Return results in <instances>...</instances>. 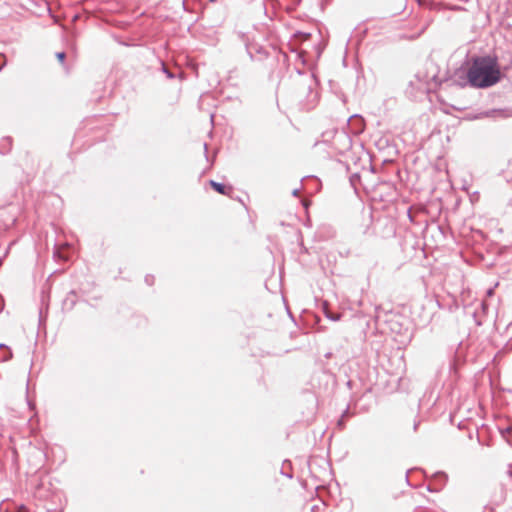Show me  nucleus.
<instances>
[{
	"mask_svg": "<svg viewBox=\"0 0 512 512\" xmlns=\"http://www.w3.org/2000/svg\"><path fill=\"white\" fill-rule=\"evenodd\" d=\"M471 87L485 89L501 81L503 74L495 55L475 56L470 65Z\"/></svg>",
	"mask_w": 512,
	"mask_h": 512,
	"instance_id": "obj_1",
	"label": "nucleus"
},
{
	"mask_svg": "<svg viewBox=\"0 0 512 512\" xmlns=\"http://www.w3.org/2000/svg\"><path fill=\"white\" fill-rule=\"evenodd\" d=\"M417 77H420L422 89H431L434 91L441 85L443 79L439 78V67L433 60H427L423 69L418 70Z\"/></svg>",
	"mask_w": 512,
	"mask_h": 512,
	"instance_id": "obj_2",
	"label": "nucleus"
},
{
	"mask_svg": "<svg viewBox=\"0 0 512 512\" xmlns=\"http://www.w3.org/2000/svg\"><path fill=\"white\" fill-rule=\"evenodd\" d=\"M470 68L465 69L460 67L454 71L449 78H444L443 81H449L452 86L464 88L466 86L471 87V81L469 79Z\"/></svg>",
	"mask_w": 512,
	"mask_h": 512,
	"instance_id": "obj_3",
	"label": "nucleus"
},
{
	"mask_svg": "<svg viewBox=\"0 0 512 512\" xmlns=\"http://www.w3.org/2000/svg\"><path fill=\"white\" fill-rule=\"evenodd\" d=\"M423 80L420 77H417V73L414 74L413 79H411L407 85L405 90L406 94L412 99H420L423 96L432 92L431 89H422L421 82Z\"/></svg>",
	"mask_w": 512,
	"mask_h": 512,
	"instance_id": "obj_4",
	"label": "nucleus"
},
{
	"mask_svg": "<svg viewBox=\"0 0 512 512\" xmlns=\"http://www.w3.org/2000/svg\"><path fill=\"white\" fill-rule=\"evenodd\" d=\"M74 33H70L66 27V72L69 69V63L73 65L78 57L77 48L73 42L70 41V37H73Z\"/></svg>",
	"mask_w": 512,
	"mask_h": 512,
	"instance_id": "obj_5",
	"label": "nucleus"
},
{
	"mask_svg": "<svg viewBox=\"0 0 512 512\" xmlns=\"http://www.w3.org/2000/svg\"><path fill=\"white\" fill-rule=\"evenodd\" d=\"M433 477H434V479H436L437 481L440 482V486L434 487L431 484H429L427 486V490L430 491V492H438V491H440L441 486H443L445 484V482L447 481V475L444 472L439 471V472H436L433 475Z\"/></svg>",
	"mask_w": 512,
	"mask_h": 512,
	"instance_id": "obj_6",
	"label": "nucleus"
},
{
	"mask_svg": "<svg viewBox=\"0 0 512 512\" xmlns=\"http://www.w3.org/2000/svg\"><path fill=\"white\" fill-rule=\"evenodd\" d=\"M209 185L212 187L213 190H215L217 193L222 194V195H228L229 192L232 191L231 186H226L225 184L214 181V180H210Z\"/></svg>",
	"mask_w": 512,
	"mask_h": 512,
	"instance_id": "obj_7",
	"label": "nucleus"
},
{
	"mask_svg": "<svg viewBox=\"0 0 512 512\" xmlns=\"http://www.w3.org/2000/svg\"><path fill=\"white\" fill-rule=\"evenodd\" d=\"M486 115L494 118H508L512 113L509 109H492L486 112Z\"/></svg>",
	"mask_w": 512,
	"mask_h": 512,
	"instance_id": "obj_8",
	"label": "nucleus"
},
{
	"mask_svg": "<svg viewBox=\"0 0 512 512\" xmlns=\"http://www.w3.org/2000/svg\"><path fill=\"white\" fill-rule=\"evenodd\" d=\"M323 312H324L326 318H328L331 321L335 322V321L340 320V318H341L340 313H333V312L329 311L328 303L326 301H324V303H323Z\"/></svg>",
	"mask_w": 512,
	"mask_h": 512,
	"instance_id": "obj_9",
	"label": "nucleus"
},
{
	"mask_svg": "<svg viewBox=\"0 0 512 512\" xmlns=\"http://www.w3.org/2000/svg\"><path fill=\"white\" fill-rule=\"evenodd\" d=\"M64 258V244H57L54 246L53 259L57 262Z\"/></svg>",
	"mask_w": 512,
	"mask_h": 512,
	"instance_id": "obj_10",
	"label": "nucleus"
},
{
	"mask_svg": "<svg viewBox=\"0 0 512 512\" xmlns=\"http://www.w3.org/2000/svg\"><path fill=\"white\" fill-rule=\"evenodd\" d=\"M12 140L10 137L3 138L0 143V153L6 154L11 150Z\"/></svg>",
	"mask_w": 512,
	"mask_h": 512,
	"instance_id": "obj_11",
	"label": "nucleus"
},
{
	"mask_svg": "<svg viewBox=\"0 0 512 512\" xmlns=\"http://www.w3.org/2000/svg\"><path fill=\"white\" fill-rule=\"evenodd\" d=\"M311 37V33L303 32V31H296L293 34L294 39H299L300 41L308 40Z\"/></svg>",
	"mask_w": 512,
	"mask_h": 512,
	"instance_id": "obj_12",
	"label": "nucleus"
},
{
	"mask_svg": "<svg viewBox=\"0 0 512 512\" xmlns=\"http://www.w3.org/2000/svg\"><path fill=\"white\" fill-rule=\"evenodd\" d=\"M360 174L359 173H353L350 177H349V181H350V184L351 186L356 190L357 189V185L360 183Z\"/></svg>",
	"mask_w": 512,
	"mask_h": 512,
	"instance_id": "obj_13",
	"label": "nucleus"
},
{
	"mask_svg": "<svg viewBox=\"0 0 512 512\" xmlns=\"http://www.w3.org/2000/svg\"><path fill=\"white\" fill-rule=\"evenodd\" d=\"M161 69H162L163 73L167 76L168 79L175 78V74L173 72H171L163 62H161Z\"/></svg>",
	"mask_w": 512,
	"mask_h": 512,
	"instance_id": "obj_14",
	"label": "nucleus"
},
{
	"mask_svg": "<svg viewBox=\"0 0 512 512\" xmlns=\"http://www.w3.org/2000/svg\"><path fill=\"white\" fill-rule=\"evenodd\" d=\"M336 135H337L338 137L343 138V139L347 142L348 146H350V144H351V139H350V137H349V136H347V135H346V134H344V133H338L337 131H336Z\"/></svg>",
	"mask_w": 512,
	"mask_h": 512,
	"instance_id": "obj_15",
	"label": "nucleus"
},
{
	"mask_svg": "<svg viewBox=\"0 0 512 512\" xmlns=\"http://www.w3.org/2000/svg\"><path fill=\"white\" fill-rule=\"evenodd\" d=\"M154 276L153 275H146L145 276V283L149 286L153 285L154 284Z\"/></svg>",
	"mask_w": 512,
	"mask_h": 512,
	"instance_id": "obj_16",
	"label": "nucleus"
},
{
	"mask_svg": "<svg viewBox=\"0 0 512 512\" xmlns=\"http://www.w3.org/2000/svg\"><path fill=\"white\" fill-rule=\"evenodd\" d=\"M70 16L73 21H76L79 18V15L75 12L70 13L66 10V17Z\"/></svg>",
	"mask_w": 512,
	"mask_h": 512,
	"instance_id": "obj_17",
	"label": "nucleus"
},
{
	"mask_svg": "<svg viewBox=\"0 0 512 512\" xmlns=\"http://www.w3.org/2000/svg\"><path fill=\"white\" fill-rule=\"evenodd\" d=\"M456 369H457L456 368V361L455 360H451L449 362V370H450V372H452V371L456 372Z\"/></svg>",
	"mask_w": 512,
	"mask_h": 512,
	"instance_id": "obj_18",
	"label": "nucleus"
},
{
	"mask_svg": "<svg viewBox=\"0 0 512 512\" xmlns=\"http://www.w3.org/2000/svg\"><path fill=\"white\" fill-rule=\"evenodd\" d=\"M350 416H352V414H351V413H350V411H349V407H347V408L343 411V413L341 414V417H340V418H342V419H344V420H345V418H346V417H350Z\"/></svg>",
	"mask_w": 512,
	"mask_h": 512,
	"instance_id": "obj_19",
	"label": "nucleus"
},
{
	"mask_svg": "<svg viewBox=\"0 0 512 512\" xmlns=\"http://www.w3.org/2000/svg\"><path fill=\"white\" fill-rule=\"evenodd\" d=\"M336 425H337V427H338L339 429H341V430H342V429H344V428H345V420H344V419H342V418H340V419L337 421V424H336Z\"/></svg>",
	"mask_w": 512,
	"mask_h": 512,
	"instance_id": "obj_20",
	"label": "nucleus"
},
{
	"mask_svg": "<svg viewBox=\"0 0 512 512\" xmlns=\"http://www.w3.org/2000/svg\"><path fill=\"white\" fill-rule=\"evenodd\" d=\"M56 57H57V59H58L61 63H63V62H64V51L57 52V53H56Z\"/></svg>",
	"mask_w": 512,
	"mask_h": 512,
	"instance_id": "obj_21",
	"label": "nucleus"
},
{
	"mask_svg": "<svg viewBox=\"0 0 512 512\" xmlns=\"http://www.w3.org/2000/svg\"><path fill=\"white\" fill-rule=\"evenodd\" d=\"M281 474L286 476L287 478L291 479L293 477L292 473H285L284 467L281 470Z\"/></svg>",
	"mask_w": 512,
	"mask_h": 512,
	"instance_id": "obj_22",
	"label": "nucleus"
},
{
	"mask_svg": "<svg viewBox=\"0 0 512 512\" xmlns=\"http://www.w3.org/2000/svg\"><path fill=\"white\" fill-rule=\"evenodd\" d=\"M3 308H4V302H3L2 297L0 296V312L3 310Z\"/></svg>",
	"mask_w": 512,
	"mask_h": 512,
	"instance_id": "obj_23",
	"label": "nucleus"
},
{
	"mask_svg": "<svg viewBox=\"0 0 512 512\" xmlns=\"http://www.w3.org/2000/svg\"><path fill=\"white\" fill-rule=\"evenodd\" d=\"M298 194H299V189H294L292 192V195L296 197V196H298Z\"/></svg>",
	"mask_w": 512,
	"mask_h": 512,
	"instance_id": "obj_24",
	"label": "nucleus"
},
{
	"mask_svg": "<svg viewBox=\"0 0 512 512\" xmlns=\"http://www.w3.org/2000/svg\"><path fill=\"white\" fill-rule=\"evenodd\" d=\"M65 247H66V253L68 252V249H69V244L66 242L65 244ZM68 261V255L66 254V262Z\"/></svg>",
	"mask_w": 512,
	"mask_h": 512,
	"instance_id": "obj_25",
	"label": "nucleus"
},
{
	"mask_svg": "<svg viewBox=\"0 0 512 512\" xmlns=\"http://www.w3.org/2000/svg\"><path fill=\"white\" fill-rule=\"evenodd\" d=\"M419 422H415L413 426V430L416 431L418 428Z\"/></svg>",
	"mask_w": 512,
	"mask_h": 512,
	"instance_id": "obj_26",
	"label": "nucleus"
},
{
	"mask_svg": "<svg viewBox=\"0 0 512 512\" xmlns=\"http://www.w3.org/2000/svg\"><path fill=\"white\" fill-rule=\"evenodd\" d=\"M248 54H249L250 59H251V60H254V56H253V54L251 53V51H249V50H248Z\"/></svg>",
	"mask_w": 512,
	"mask_h": 512,
	"instance_id": "obj_27",
	"label": "nucleus"
},
{
	"mask_svg": "<svg viewBox=\"0 0 512 512\" xmlns=\"http://www.w3.org/2000/svg\"><path fill=\"white\" fill-rule=\"evenodd\" d=\"M262 50H263V49H262V47H259V48L257 49V52H258V53H262Z\"/></svg>",
	"mask_w": 512,
	"mask_h": 512,
	"instance_id": "obj_28",
	"label": "nucleus"
},
{
	"mask_svg": "<svg viewBox=\"0 0 512 512\" xmlns=\"http://www.w3.org/2000/svg\"><path fill=\"white\" fill-rule=\"evenodd\" d=\"M203 147H204L205 151H207V144L206 143H204Z\"/></svg>",
	"mask_w": 512,
	"mask_h": 512,
	"instance_id": "obj_29",
	"label": "nucleus"
},
{
	"mask_svg": "<svg viewBox=\"0 0 512 512\" xmlns=\"http://www.w3.org/2000/svg\"><path fill=\"white\" fill-rule=\"evenodd\" d=\"M57 273H58V271H54V273L51 275V277L56 275Z\"/></svg>",
	"mask_w": 512,
	"mask_h": 512,
	"instance_id": "obj_30",
	"label": "nucleus"
},
{
	"mask_svg": "<svg viewBox=\"0 0 512 512\" xmlns=\"http://www.w3.org/2000/svg\"><path fill=\"white\" fill-rule=\"evenodd\" d=\"M210 2H215L216 0H209Z\"/></svg>",
	"mask_w": 512,
	"mask_h": 512,
	"instance_id": "obj_31",
	"label": "nucleus"
}]
</instances>
